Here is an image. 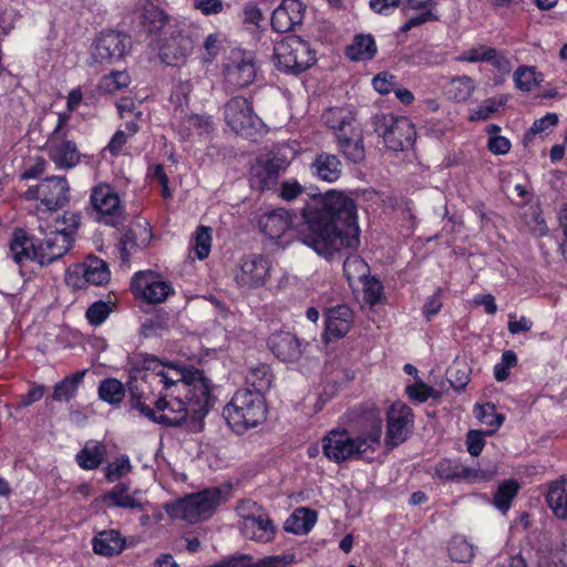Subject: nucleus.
<instances>
[{
	"label": "nucleus",
	"instance_id": "1",
	"mask_svg": "<svg viewBox=\"0 0 567 567\" xmlns=\"http://www.w3.org/2000/svg\"><path fill=\"white\" fill-rule=\"evenodd\" d=\"M305 229L300 240L328 260L360 244L355 202L342 192L330 190L303 209Z\"/></svg>",
	"mask_w": 567,
	"mask_h": 567
},
{
	"label": "nucleus",
	"instance_id": "2",
	"mask_svg": "<svg viewBox=\"0 0 567 567\" xmlns=\"http://www.w3.org/2000/svg\"><path fill=\"white\" fill-rule=\"evenodd\" d=\"M142 369L146 370V382L162 385L165 390L173 388L185 392L193 410H203V419L212 405V382L197 369H181L172 363H164L156 357L145 354Z\"/></svg>",
	"mask_w": 567,
	"mask_h": 567
},
{
	"label": "nucleus",
	"instance_id": "3",
	"mask_svg": "<svg viewBox=\"0 0 567 567\" xmlns=\"http://www.w3.org/2000/svg\"><path fill=\"white\" fill-rule=\"evenodd\" d=\"M382 429L381 412L372 409L358 435L354 436L347 430H331L322 439V452L329 461L338 464L360 458L363 454L379 449Z\"/></svg>",
	"mask_w": 567,
	"mask_h": 567
},
{
	"label": "nucleus",
	"instance_id": "4",
	"mask_svg": "<svg viewBox=\"0 0 567 567\" xmlns=\"http://www.w3.org/2000/svg\"><path fill=\"white\" fill-rule=\"evenodd\" d=\"M230 497V485H221L189 494L172 503H166L164 508L173 519H183L195 524L209 518L216 508L226 503Z\"/></svg>",
	"mask_w": 567,
	"mask_h": 567
},
{
	"label": "nucleus",
	"instance_id": "5",
	"mask_svg": "<svg viewBox=\"0 0 567 567\" xmlns=\"http://www.w3.org/2000/svg\"><path fill=\"white\" fill-rule=\"evenodd\" d=\"M179 394V389L158 388L157 399L153 402L158 412L156 423L167 426H184L193 433L200 432L204 429L203 410H193L188 401L184 402Z\"/></svg>",
	"mask_w": 567,
	"mask_h": 567
},
{
	"label": "nucleus",
	"instance_id": "6",
	"mask_svg": "<svg viewBox=\"0 0 567 567\" xmlns=\"http://www.w3.org/2000/svg\"><path fill=\"white\" fill-rule=\"evenodd\" d=\"M277 68L286 73H301L316 62L310 44L297 35H289L274 48Z\"/></svg>",
	"mask_w": 567,
	"mask_h": 567
},
{
	"label": "nucleus",
	"instance_id": "7",
	"mask_svg": "<svg viewBox=\"0 0 567 567\" xmlns=\"http://www.w3.org/2000/svg\"><path fill=\"white\" fill-rule=\"evenodd\" d=\"M373 127L383 137L385 146L394 152L412 146L415 141V127L405 116L377 114L373 117Z\"/></svg>",
	"mask_w": 567,
	"mask_h": 567
},
{
	"label": "nucleus",
	"instance_id": "8",
	"mask_svg": "<svg viewBox=\"0 0 567 567\" xmlns=\"http://www.w3.org/2000/svg\"><path fill=\"white\" fill-rule=\"evenodd\" d=\"M90 214L107 226L118 227L125 221V208L118 194L109 184L94 186L90 195Z\"/></svg>",
	"mask_w": 567,
	"mask_h": 567
},
{
	"label": "nucleus",
	"instance_id": "9",
	"mask_svg": "<svg viewBox=\"0 0 567 567\" xmlns=\"http://www.w3.org/2000/svg\"><path fill=\"white\" fill-rule=\"evenodd\" d=\"M68 113H60L58 123L48 140L50 158L61 168H72L80 161V153L74 142L66 140Z\"/></svg>",
	"mask_w": 567,
	"mask_h": 567
},
{
	"label": "nucleus",
	"instance_id": "10",
	"mask_svg": "<svg viewBox=\"0 0 567 567\" xmlns=\"http://www.w3.org/2000/svg\"><path fill=\"white\" fill-rule=\"evenodd\" d=\"M195 30L190 27H181L164 39L158 48V55L163 63L171 66L183 65L193 53Z\"/></svg>",
	"mask_w": 567,
	"mask_h": 567
},
{
	"label": "nucleus",
	"instance_id": "11",
	"mask_svg": "<svg viewBox=\"0 0 567 567\" xmlns=\"http://www.w3.org/2000/svg\"><path fill=\"white\" fill-rule=\"evenodd\" d=\"M128 39L120 32L110 31L101 33L90 51V65H110L123 59Z\"/></svg>",
	"mask_w": 567,
	"mask_h": 567
},
{
	"label": "nucleus",
	"instance_id": "12",
	"mask_svg": "<svg viewBox=\"0 0 567 567\" xmlns=\"http://www.w3.org/2000/svg\"><path fill=\"white\" fill-rule=\"evenodd\" d=\"M28 199H39L49 209L63 207L69 202V184L64 177L51 176L31 186L25 193Z\"/></svg>",
	"mask_w": 567,
	"mask_h": 567
},
{
	"label": "nucleus",
	"instance_id": "13",
	"mask_svg": "<svg viewBox=\"0 0 567 567\" xmlns=\"http://www.w3.org/2000/svg\"><path fill=\"white\" fill-rule=\"evenodd\" d=\"M289 162L279 155H271L257 159L250 168L252 177L250 178V188L260 192L275 190L278 185L280 174L286 172Z\"/></svg>",
	"mask_w": 567,
	"mask_h": 567
},
{
	"label": "nucleus",
	"instance_id": "14",
	"mask_svg": "<svg viewBox=\"0 0 567 567\" xmlns=\"http://www.w3.org/2000/svg\"><path fill=\"white\" fill-rule=\"evenodd\" d=\"M131 290L136 298L147 303H162L174 293L173 287L163 280L156 279L153 271H138L131 280Z\"/></svg>",
	"mask_w": 567,
	"mask_h": 567
},
{
	"label": "nucleus",
	"instance_id": "15",
	"mask_svg": "<svg viewBox=\"0 0 567 567\" xmlns=\"http://www.w3.org/2000/svg\"><path fill=\"white\" fill-rule=\"evenodd\" d=\"M386 420L385 444L393 449L408 439L413 425V413L411 408L406 404L394 402L388 410Z\"/></svg>",
	"mask_w": 567,
	"mask_h": 567
},
{
	"label": "nucleus",
	"instance_id": "16",
	"mask_svg": "<svg viewBox=\"0 0 567 567\" xmlns=\"http://www.w3.org/2000/svg\"><path fill=\"white\" fill-rule=\"evenodd\" d=\"M71 235L66 230L55 229L37 244L38 262L47 266L64 256L71 248Z\"/></svg>",
	"mask_w": 567,
	"mask_h": 567
},
{
	"label": "nucleus",
	"instance_id": "17",
	"mask_svg": "<svg viewBox=\"0 0 567 567\" xmlns=\"http://www.w3.org/2000/svg\"><path fill=\"white\" fill-rule=\"evenodd\" d=\"M306 7L299 0H282L271 14V27L279 33L291 31L300 24L305 17Z\"/></svg>",
	"mask_w": 567,
	"mask_h": 567
},
{
	"label": "nucleus",
	"instance_id": "18",
	"mask_svg": "<svg viewBox=\"0 0 567 567\" xmlns=\"http://www.w3.org/2000/svg\"><path fill=\"white\" fill-rule=\"evenodd\" d=\"M248 389L235 393L231 401L224 408V417L228 426L238 435L248 431L247 420Z\"/></svg>",
	"mask_w": 567,
	"mask_h": 567
},
{
	"label": "nucleus",
	"instance_id": "19",
	"mask_svg": "<svg viewBox=\"0 0 567 567\" xmlns=\"http://www.w3.org/2000/svg\"><path fill=\"white\" fill-rule=\"evenodd\" d=\"M353 323V313L346 305H338L326 312V331L327 341L331 339L343 338Z\"/></svg>",
	"mask_w": 567,
	"mask_h": 567
},
{
	"label": "nucleus",
	"instance_id": "20",
	"mask_svg": "<svg viewBox=\"0 0 567 567\" xmlns=\"http://www.w3.org/2000/svg\"><path fill=\"white\" fill-rule=\"evenodd\" d=\"M268 347L279 360L286 362H295L302 354L300 340L287 331L272 333L268 340Z\"/></svg>",
	"mask_w": 567,
	"mask_h": 567
},
{
	"label": "nucleus",
	"instance_id": "21",
	"mask_svg": "<svg viewBox=\"0 0 567 567\" xmlns=\"http://www.w3.org/2000/svg\"><path fill=\"white\" fill-rule=\"evenodd\" d=\"M456 60L470 63L488 62L503 73H508L512 69L509 60L501 51L487 45H478L463 51Z\"/></svg>",
	"mask_w": 567,
	"mask_h": 567
},
{
	"label": "nucleus",
	"instance_id": "22",
	"mask_svg": "<svg viewBox=\"0 0 567 567\" xmlns=\"http://www.w3.org/2000/svg\"><path fill=\"white\" fill-rule=\"evenodd\" d=\"M277 535V527L268 513L257 503L250 504V539L259 544L271 543Z\"/></svg>",
	"mask_w": 567,
	"mask_h": 567
},
{
	"label": "nucleus",
	"instance_id": "23",
	"mask_svg": "<svg viewBox=\"0 0 567 567\" xmlns=\"http://www.w3.org/2000/svg\"><path fill=\"white\" fill-rule=\"evenodd\" d=\"M9 251L13 261L20 266L28 261H38L37 244L22 228H16L9 241Z\"/></svg>",
	"mask_w": 567,
	"mask_h": 567
},
{
	"label": "nucleus",
	"instance_id": "24",
	"mask_svg": "<svg viewBox=\"0 0 567 567\" xmlns=\"http://www.w3.org/2000/svg\"><path fill=\"white\" fill-rule=\"evenodd\" d=\"M105 498L114 506L145 512L150 505L141 489L130 493V487L125 483L116 484L106 495Z\"/></svg>",
	"mask_w": 567,
	"mask_h": 567
},
{
	"label": "nucleus",
	"instance_id": "25",
	"mask_svg": "<svg viewBox=\"0 0 567 567\" xmlns=\"http://www.w3.org/2000/svg\"><path fill=\"white\" fill-rule=\"evenodd\" d=\"M339 151L352 163H360L365 157L362 130L355 125L347 132L337 133Z\"/></svg>",
	"mask_w": 567,
	"mask_h": 567
},
{
	"label": "nucleus",
	"instance_id": "26",
	"mask_svg": "<svg viewBox=\"0 0 567 567\" xmlns=\"http://www.w3.org/2000/svg\"><path fill=\"white\" fill-rule=\"evenodd\" d=\"M145 379L146 373L143 375L138 384L130 388L132 408L137 410L141 415L156 423L158 412L156 411V408L152 409L146 401L148 400V394L157 395V390L161 385L151 384L150 382H146Z\"/></svg>",
	"mask_w": 567,
	"mask_h": 567
},
{
	"label": "nucleus",
	"instance_id": "27",
	"mask_svg": "<svg viewBox=\"0 0 567 567\" xmlns=\"http://www.w3.org/2000/svg\"><path fill=\"white\" fill-rule=\"evenodd\" d=\"M291 224L290 215L285 208H277L262 214L258 225L266 236L271 239L280 238Z\"/></svg>",
	"mask_w": 567,
	"mask_h": 567
},
{
	"label": "nucleus",
	"instance_id": "28",
	"mask_svg": "<svg viewBox=\"0 0 567 567\" xmlns=\"http://www.w3.org/2000/svg\"><path fill=\"white\" fill-rule=\"evenodd\" d=\"M225 120L237 134H244L248 122V100L235 96L225 105Z\"/></svg>",
	"mask_w": 567,
	"mask_h": 567
},
{
	"label": "nucleus",
	"instance_id": "29",
	"mask_svg": "<svg viewBox=\"0 0 567 567\" xmlns=\"http://www.w3.org/2000/svg\"><path fill=\"white\" fill-rule=\"evenodd\" d=\"M313 174L326 182H336L342 173V164L333 154H319L311 165Z\"/></svg>",
	"mask_w": 567,
	"mask_h": 567
},
{
	"label": "nucleus",
	"instance_id": "30",
	"mask_svg": "<svg viewBox=\"0 0 567 567\" xmlns=\"http://www.w3.org/2000/svg\"><path fill=\"white\" fill-rule=\"evenodd\" d=\"M317 513L307 507H298L285 522V530L295 535H306L315 526Z\"/></svg>",
	"mask_w": 567,
	"mask_h": 567
},
{
	"label": "nucleus",
	"instance_id": "31",
	"mask_svg": "<svg viewBox=\"0 0 567 567\" xmlns=\"http://www.w3.org/2000/svg\"><path fill=\"white\" fill-rule=\"evenodd\" d=\"M125 546V540L115 529L103 530L93 538V549L103 556L120 554Z\"/></svg>",
	"mask_w": 567,
	"mask_h": 567
},
{
	"label": "nucleus",
	"instance_id": "32",
	"mask_svg": "<svg viewBox=\"0 0 567 567\" xmlns=\"http://www.w3.org/2000/svg\"><path fill=\"white\" fill-rule=\"evenodd\" d=\"M106 455V447L101 442L90 441L76 454L75 460L84 470L97 468Z\"/></svg>",
	"mask_w": 567,
	"mask_h": 567
},
{
	"label": "nucleus",
	"instance_id": "33",
	"mask_svg": "<svg viewBox=\"0 0 567 567\" xmlns=\"http://www.w3.org/2000/svg\"><path fill=\"white\" fill-rule=\"evenodd\" d=\"M323 123L331 130L334 131V134L347 132L350 127H354V116L352 112L348 109L343 107H330L326 110L322 114Z\"/></svg>",
	"mask_w": 567,
	"mask_h": 567
},
{
	"label": "nucleus",
	"instance_id": "34",
	"mask_svg": "<svg viewBox=\"0 0 567 567\" xmlns=\"http://www.w3.org/2000/svg\"><path fill=\"white\" fill-rule=\"evenodd\" d=\"M140 22L146 33L155 34L168 23V16L157 6L147 3L142 10Z\"/></svg>",
	"mask_w": 567,
	"mask_h": 567
},
{
	"label": "nucleus",
	"instance_id": "35",
	"mask_svg": "<svg viewBox=\"0 0 567 567\" xmlns=\"http://www.w3.org/2000/svg\"><path fill=\"white\" fill-rule=\"evenodd\" d=\"M85 373L86 370L78 371L71 375L65 377L62 381L56 383L53 389L52 400L58 402H68L74 398Z\"/></svg>",
	"mask_w": 567,
	"mask_h": 567
},
{
	"label": "nucleus",
	"instance_id": "36",
	"mask_svg": "<svg viewBox=\"0 0 567 567\" xmlns=\"http://www.w3.org/2000/svg\"><path fill=\"white\" fill-rule=\"evenodd\" d=\"M546 501L557 517H567V488L564 481L550 484Z\"/></svg>",
	"mask_w": 567,
	"mask_h": 567
},
{
	"label": "nucleus",
	"instance_id": "37",
	"mask_svg": "<svg viewBox=\"0 0 567 567\" xmlns=\"http://www.w3.org/2000/svg\"><path fill=\"white\" fill-rule=\"evenodd\" d=\"M83 278L86 282L101 286L110 280V270L104 260L97 257L89 258L83 265Z\"/></svg>",
	"mask_w": 567,
	"mask_h": 567
},
{
	"label": "nucleus",
	"instance_id": "38",
	"mask_svg": "<svg viewBox=\"0 0 567 567\" xmlns=\"http://www.w3.org/2000/svg\"><path fill=\"white\" fill-rule=\"evenodd\" d=\"M377 53V45L372 35H357L353 43L348 47L347 54L353 61L370 60Z\"/></svg>",
	"mask_w": 567,
	"mask_h": 567
},
{
	"label": "nucleus",
	"instance_id": "39",
	"mask_svg": "<svg viewBox=\"0 0 567 567\" xmlns=\"http://www.w3.org/2000/svg\"><path fill=\"white\" fill-rule=\"evenodd\" d=\"M272 375L270 369L266 364H259L255 369H250V398L254 395H265L270 389Z\"/></svg>",
	"mask_w": 567,
	"mask_h": 567
},
{
	"label": "nucleus",
	"instance_id": "40",
	"mask_svg": "<svg viewBox=\"0 0 567 567\" xmlns=\"http://www.w3.org/2000/svg\"><path fill=\"white\" fill-rule=\"evenodd\" d=\"M475 90L473 80L468 75L456 76L447 86V94L457 102L467 101Z\"/></svg>",
	"mask_w": 567,
	"mask_h": 567
},
{
	"label": "nucleus",
	"instance_id": "41",
	"mask_svg": "<svg viewBox=\"0 0 567 567\" xmlns=\"http://www.w3.org/2000/svg\"><path fill=\"white\" fill-rule=\"evenodd\" d=\"M125 395V389L121 381L117 379H105L100 383L99 396L101 400L110 403H120Z\"/></svg>",
	"mask_w": 567,
	"mask_h": 567
},
{
	"label": "nucleus",
	"instance_id": "42",
	"mask_svg": "<svg viewBox=\"0 0 567 567\" xmlns=\"http://www.w3.org/2000/svg\"><path fill=\"white\" fill-rule=\"evenodd\" d=\"M476 417L484 424L493 426V430L486 431V435H493L496 430L503 424L504 415L496 412L493 403H486L475 409Z\"/></svg>",
	"mask_w": 567,
	"mask_h": 567
},
{
	"label": "nucleus",
	"instance_id": "43",
	"mask_svg": "<svg viewBox=\"0 0 567 567\" xmlns=\"http://www.w3.org/2000/svg\"><path fill=\"white\" fill-rule=\"evenodd\" d=\"M518 488L519 486L515 481L502 483L494 495V505L498 509L506 512L511 507V503L516 496Z\"/></svg>",
	"mask_w": 567,
	"mask_h": 567
},
{
	"label": "nucleus",
	"instance_id": "44",
	"mask_svg": "<svg viewBox=\"0 0 567 567\" xmlns=\"http://www.w3.org/2000/svg\"><path fill=\"white\" fill-rule=\"evenodd\" d=\"M368 271V264L358 255L348 256L343 262V272L350 282L361 280Z\"/></svg>",
	"mask_w": 567,
	"mask_h": 567
},
{
	"label": "nucleus",
	"instance_id": "45",
	"mask_svg": "<svg viewBox=\"0 0 567 567\" xmlns=\"http://www.w3.org/2000/svg\"><path fill=\"white\" fill-rule=\"evenodd\" d=\"M131 83V78L125 71H114L104 75L101 80V89L110 94H113Z\"/></svg>",
	"mask_w": 567,
	"mask_h": 567
},
{
	"label": "nucleus",
	"instance_id": "46",
	"mask_svg": "<svg viewBox=\"0 0 567 567\" xmlns=\"http://www.w3.org/2000/svg\"><path fill=\"white\" fill-rule=\"evenodd\" d=\"M306 190V187L301 185L297 179L289 178L282 181L280 184L278 183L274 193L278 195L285 202H292L302 195Z\"/></svg>",
	"mask_w": 567,
	"mask_h": 567
},
{
	"label": "nucleus",
	"instance_id": "47",
	"mask_svg": "<svg viewBox=\"0 0 567 567\" xmlns=\"http://www.w3.org/2000/svg\"><path fill=\"white\" fill-rule=\"evenodd\" d=\"M212 247V228L207 226H199L195 233V254L200 260L208 257Z\"/></svg>",
	"mask_w": 567,
	"mask_h": 567
},
{
	"label": "nucleus",
	"instance_id": "48",
	"mask_svg": "<svg viewBox=\"0 0 567 567\" xmlns=\"http://www.w3.org/2000/svg\"><path fill=\"white\" fill-rule=\"evenodd\" d=\"M132 471V464L128 456L121 455L110 463L105 468V478L109 482H115L126 476Z\"/></svg>",
	"mask_w": 567,
	"mask_h": 567
},
{
	"label": "nucleus",
	"instance_id": "49",
	"mask_svg": "<svg viewBox=\"0 0 567 567\" xmlns=\"http://www.w3.org/2000/svg\"><path fill=\"white\" fill-rule=\"evenodd\" d=\"M250 268V287L251 286H262L270 271V262L266 257H258L251 261Z\"/></svg>",
	"mask_w": 567,
	"mask_h": 567
},
{
	"label": "nucleus",
	"instance_id": "50",
	"mask_svg": "<svg viewBox=\"0 0 567 567\" xmlns=\"http://www.w3.org/2000/svg\"><path fill=\"white\" fill-rule=\"evenodd\" d=\"M138 244L136 241V235L133 229L125 230L118 240V252L122 262L127 264L131 256L137 251Z\"/></svg>",
	"mask_w": 567,
	"mask_h": 567
},
{
	"label": "nucleus",
	"instance_id": "51",
	"mask_svg": "<svg viewBox=\"0 0 567 567\" xmlns=\"http://www.w3.org/2000/svg\"><path fill=\"white\" fill-rule=\"evenodd\" d=\"M268 409L265 395H254L250 398V429L267 420Z\"/></svg>",
	"mask_w": 567,
	"mask_h": 567
},
{
	"label": "nucleus",
	"instance_id": "52",
	"mask_svg": "<svg viewBox=\"0 0 567 567\" xmlns=\"http://www.w3.org/2000/svg\"><path fill=\"white\" fill-rule=\"evenodd\" d=\"M449 554L451 559L465 563L473 557V548L465 539L455 538L449 546Z\"/></svg>",
	"mask_w": 567,
	"mask_h": 567
},
{
	"label": "nucleus",
	"instance_id": "53",
	"mask_svg": "<svg viewBox=\"0 0 567 567\" xmlns=\"http://www.w3.org/2000/svg\"><path fill=\"white\" fill-rule=\"evenodd\" d=\"M221 47V39L219 33L208 34L203 42L202 60L204 63H212L218 55Z\"/></svg>",
	"mask_w": 567,
	"mask_h": 567
},
{
	"label": "nucleus",
	"instance_id": "54",
	"mask_svg": "<svg viewBox=\"0 0 567 567\" xmlns=\"http://www.w3.org/2000/svg\"><path fill=\"white\" fill-rule=\"evenodd\" d=\"M408 396L419 403L425 402L430 398L439 396L437 391L433 388L426 385L424 382L419 381L414 384L408 385L406 389Z\"/></svg>",
	"mask_w": 567,
	"mask_h": 567
},
{
	"label": "nucleus",
	"instance_id": "55",
	"mask_svg": "<svg viewBox=\"0 0 567 567\" xmlns=\"http://www.w3.org/2000/svg\"><path fill=\"white\" fill-rule=\"evenodd\" d=\"M514 81L517 89L529 92L536 86L535 72L532 68H518L514 73Z\"/></svg>",
	"mask_w": 567,
	"mask_h": 567
},
{
	"label": "nucleus",
	"instance_id": "56",
	"mask_svg": "<svg viewBox=\"0 0 567 567\" xmlns=\"http://www.w3.org/2000/svg\"><path fill=\"white\" fill-rule=\"evenodd\" d=\"M110 315V307L103 301L94 302L86 310V319L91 324L99 326L105 321Z\"/></svg>",
	"mask_w": 567,
	"mask_h": 567
},
{
	"label": "nucleus",
	"instance_id": "57",
	"mask_svg": "<svg viewBox=\"0 0 567 567\" xmlns=\"http://www.w3.org/2000/svg\"><path fill=\"white\" fill-rule=\"evenodd\" d=\"M189 128L198 131V134L208 133L213 128L212 117L208 115L190 114L185 118Z\"/></svg>",
	"mask_w": 567,
	"mask_h": 567
},
{
	"label": "nucleus",
	"instance_id": "58",
	"mask_svg": "<svg viewBox=\"0 0 567 567\" xmlns=\"http://www.w3.org/2000/svg\"><path fill=\"white\" fill-rule=\"evenodd\" d=\"M440 17L437 13H435L433 10H426L417 16H414L410 18L402 27L401 31L406 33L413 28H416L421 24L432 22V21H439Z\"/></svg>",
	"mask_w": 567,
	"mask_h": 567
},
{
	"label": "nucleus",
	"instance_id": "59",
	"mask_svg": "<svg viewBox=\"0 0 567 567\" xmlns=\"http://www.w3.org/2000/svg\"><path fill=\"white\" fill-rule=\"evenodd\" d=\"M466 445L467 451L472 456H478L483 451L485 445V440L483 439V432L471 430L466 435Z\"/></svg>",
	"mask_w": 567,
	"mask_h": 567
},
{
	"label": "nucleus",
	"instance_id": "60",
	"mask_svg": "<svg viewBox=\"0 0 567 567\" xmlns=\"http://www.w3.org/2000/svg\"><path fill=\"white\" fill-rule=\"evenodd\" d=\"M558 123V115L556 113H548L542 118H538L534 122L532 127L529 128V133L532 135H536L538 133L546 132L553 127H555Z\"/></svg>",
	"mask_w": 567,
	"mask_h": 567
},
{
	"label": "nucleus",
	"instance_id": "61",
	"mask_svg": "<svg viewBox=\"0 0 567 567\" xmlns=\"http://www.w3.org/2000/svg\"><path fill=\"white\" fill-rule=\"evenodd\" d=\"M373 87L381 94H388L391 92L395 85V76L382 72L374 76L372 81Z\"/></svg>",
	"mask_w": 567,
	"mask_h": 567
},
{
	"label": "nucleus",
	"instance_id": "62",
	"mask_svg": "<svg viewBox=\"0 0 567 567\" xmlns=\"http://www.w3.org/2000/svg\"><path fill=\"white\" fill-rule=\"evenodd\" d=\"M194 7L203 14H217L224 9L223 0H194Z\"/></svg>",
	"mask_w": 567,
	"mask_h": 567
},
{
	"label": "nucleus",
	"instance_id": "63",
	"mask_svg": "<svg viewBox=\"0 0 567 567\" xmlns=\"http://www.w3.org/2000/svg\"><path fill=\"white\" fill-rule=\"evenodd\" d=\"M116 107L122 118H126L130 115H134L137 118H142L143 113L136 110L135 103L131 97H122L117 101Z\"/></svg>",
	"mask_w": 567,
	"mask_h": 567
},
{
	"label": "nucleus",
	"instance_id": "64",
	"mask_svg": "<svg viewBox=\"0 0 567 567\" xmlns=\"http://www.w3.org/2000/svg\"><path fill=\"white\" fill-rule=\"evenodd\" d=\"M208 567H248V556L244 554L231 555Z\"/></svg>",
	"mask_w": 567,
	"mask_h": 567
}]
</instances>
